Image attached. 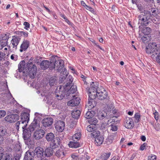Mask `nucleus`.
Instances as JSON below:
<instances>
[{
	"mask_svg": "<svg viewBox=\"0 0 160 160\" xmlns=\"http://www.w3.org/2000/svg\"><path fill=\"white\" fill-rule=\"evenodd\" d=\"M88 122L91 124L95 126L97 124L98 122V120L96 118H91L89 120Z\"/></svg>",
	"mask_w": 160,
	"mask_h": 160,
	"instance_id": "37998d69",
	"label": "nucleus"
},
{
	"mask_svg": "<svg viewBox=\"0 0 160 160\" xmlns=\"http://www.w3.org/2000/svg\"><path fill=\"white\" fill-rule=\"evenodd\" d=\"M30 45V42L27 40H24L21 45L19 51L21 52L26 51L29 47Z\"/></svg>",
	"mask_w": 160,
	"mask_h": 160,
	"instance_id": "2eb2a0df",
	"label": "nucleus"
},
{
	"mask_svg": "<svg viewBox=\"0 0 160 160\" xmlns=\"http://www.w3.org/2000/svg\"><path fill=\"white\" fill-rule=\"evenodd\" d=\"M34 156V153L33 152H31L30 151H28L25 153L24 159V160H33Z\"/></svg>",
	"mask_w": 160,
	"mask_h": 160,
	"instance_id": "b1692460",
	"label": "nucleus"
},
{
	"mask_svg": "<svg viewBox=\"0 0 160 160\" xmlns=\"http://www.w3.org/2000/svg\"><path fill=\"white\" fill-rule=\"evenodd\" d=\"M141 39H142V42H143L145 43V42L147 40V38L145 36H143L142 38Z\"/></svg>",
	"mask_w": 160,
	"mask_h": 160,
	"instance_id": "680f3d73",
	"label": "nucleus"
},
{
	"mask_svg": "<svg viewBox=\"0 0 160 160\" xmlns=\"http://www.w3.org/2000/svg\"><path fill=\"white\" fill-rule=\"evenodd\" d=\"M136 156L135 154L134 153L132 154L131 157L129 160H133L134 158Z\"/></svg>",
	"mask_w": 160,
	"mask_h": 160,
	"instance_id": "338daca9",
	"label": "nucleus"
},
{
	"mask_svg": "<svg viewBox=\"0 0 160 160\" xmlns=\"http://www.w3.org/2000/svg\"><path fill=\"white\" fill-rule=\"evenodd\" d=\"M23 138L24 140H29L28 138L30 137L32 132L28 128H26L23 130Z\"/></svg>",
	"mask_w": 160,
	"mask_h": 160,
	"instance_id": "393cba45",
	"label": "nucleus"
},
{
	"mask_svg": "<svg viewBox=\"0 0 160 160\" xmlns=\"http://www.w3.org/2000/svg\"><path fill=\"white\" fill-rule=\"evenodd\" d=\"M152 15L150 11L144 10L142 12L138 17V24L140 23L141 25L147 26L151 19Z\"/></svg>",
	"mask_w": 160,
	"mask_h": 160,
	"instance_id": "20e7f679",
	"label": "nucleus"
},
{
	"mask_svg": "<svg viewBox=\"0 0 160 160\" xmlns=\"http://www.w3.org/2000/svg\"><path fill=\"white\" fill-rule=\"evenodd\" d=\"M65 20V21L69 25L71 23V22L68 19V18L65 16H63L62 17Z\"/></svg>",
	"mask_w": 160,
	"mask_h": 160,
	"instance_id": "13d9d810",
	"label": "nucleus"
},
{
	"mask_svg": "<svg viewBox=\"0 0 160 160\" xmlns=\"http://www.w3.org/2000/svg\"><path fill=\"white\" fill-rule=\"evenodd\" d=\"M20 39L21 38L15 36L12 37V38L11 41V43L12 45L13 48H17V46L18 45Z\"/></svg>",
	"mask_w": 160,
	"mask_h": 160,
	"instance_id": "4be33fe9",
	"label": "nucleus"
},
{
	"mask_svg": "<svg viewBox=\"0 0 160 160\" xmlns=\"http://www.w3.org/2000/svg\"><path fill=\"white\" fill-rule=\"evenodd\" d=\"M73 96V98L68 102V105L71 106H75L78 105L80 103L79 98Z\"/></svg>",
	"mask_w": 160,
	"mask_h": 160,
	"instance_id": "6ab92c4d",
	"label": "nucleus"
},
{
	"mask_svg": "<svg viewBox=\"0 0 160 160\" xmlns=\"http://www.w3.org/2000/svg\"><path fill=\"white\" fill-rule=\"evenodd\" d=\"M20 154H17L14 157L15 160H20Z\"/></svg>",
	"mask_w": 160,
	"mask_h": 160,
	"instance_id": "4d7b16f0",
	"label": "nucleus"
},
{
	"mask_svg": "<svg viewBox=\"0 0 160 160\" xmlns=\"http://www.w3.org/2000/svg\"><path fill=\"white\" fill-rule=\"evenodd\" d=\"M110 134L107 139V143L109 144L111 143L113 141L116 139L117 137V132H110Z\"/></svg>",
	"mask_w": 160,
	"mask_h": 160,
	"instance_id": "f3484780",
	"label": "nucleus"
},
{
	"mask_svg": "<svg viewBox=\"0 0 160 160\" xmlns=\"http://www.w3.org/2000/svg\"><path fill=\"white\" fill-rule=\"evenodd\" d=\"M43 7L45 8V9L47 10V11L49 12V13H50V10L49 9L46 7L45 6H44L43 4Z\"/></svg>",
	"mask_w": 160,
	"mask_h": 160,
	"instance_id": "774afa93",
	"label": "nucleus"
},
{
	"mask_svg": "<svg viewBox=\"0 0 160 160\" xmlns=\"http://www.w3.org/2000/svg\"><path fill=\"white\" fill-rule=\"evenodd\" d=\"M151 31V29L149 27H146L143 28L142 32L145 35H148Z\"/></svg>",
	"mask_w": 160,
	"mask_h": 160,
	"instance_id": "a19ab883",
	"label": "nucleus"
},
{
	"mask_svg": "<svg viewBox=\"0 0 160 160\" xmlns=\"http://www.w3.org/2000/svg\"><path fill=\"white\" fill-rule=\"evenodd\" d=\"M95 113V112L92 110L87 111L84 117L87 119H90L94 115Z\"/></svg>",
	"mask_w": 160,
	"mask_h": 160,
	"instance_id": "f704fd0d",
	"label": "nucleus"
},
{
	"mask_svg": "<svg viewBox=\"0 0 160 160\" xmlns=\"http://www.w3.org/2000/svg\"><path fill=\"white\" fill-rule=\"evenodd\" d=\"M68 88H66V90L65 92V95H66V96H68L69 95L68 93L73 94L77 90V87L76 85H72L69 89H68Z\"/></svg>",
	"mask_w": 160,
	"mask_h": 160,
	"instance_id": "a878e982",
	"label": "nucleus"
},
{
	"mask_svg": "<svg viewBox=\"0 0 160 160\" xmlns=\"http://www.w3.org/2000/svg\"><path fill=\"white\" fill-rule=\"evenodd\" d=\"M141 140L143 141H145L146 140V138L145 136L142 135L141 136L140 138Z\"/></svg>",
	"mask_w": 160,
	"mask_h": 160,
	"instance_id": "69168bd1",
	"label": "nucleus"
},
{
	"mask_svg": "<svg viewBox=\"0 0 160 160\" xmlns=\"http://www.w3.org/2000/svg\"><path fill=\"white\" fill-rule=\"evenodd\" d=\"M125 126L127 128L130 129L133 127L134 122L132 118H128V120L127 119Z\"/></svg>",
	"mask_w": 160,
	"mask_h": 160,
	"instance_id": "7c9ffc66",
	"label": "nucleus"
},
{
	"mask_svg": "<svg viewBox=\"0 0 160 160\" xmlns=\"http://www.w3.org/2000/svg\"><path fill=\"white\" fill-rule=\"evenodd\" d=\"M53 149L51 147L46 148L44 151V155L46 157H49L53 155Z\"/></svg>",
	"mask_w": 160,
	"mask_h": 160,
	"instance_id": "bb28decb",
	"label": "nucleus"
},
{
	"mask_svg": "<svg viewBox=\"0 0 160 160\" xmlns=\"http://www.w3.org/2000/svg\"><path fill=\"white\" fill-rule=\"evenodd\" d=\"M25 61H22L20 62L18 65V70L19 72H22L24 73L26 72L28 73V76L31 79L34 78L36 76L37 68L35 64H33L32 62H28L25 69L24 68Z\"/></svg>",
	"mask_w": 160,
	"mask_h": 160,
	"instance_id": "f03ea898",
	"label": "nucleus"
},
{
	"mask_svg": "<svg viewBox=\"0 0 160 160\" xmlns=\"http://www.w3.org/2000/svg\"><path fill=\"white\" fill-rule=\"evenodd\" d=\"M6 38V39H5V41H3L1 40L0 41V50L2 49L3 47L7 45V43L6 42L7 41L8 39L7 38Z\"/></svg>",
	"mask_w": 160,
	"mask_h": 160,
	"instance_id": "c03bdc74",
	"label": "nucleus"
},
{
	"mask_svg": "<svg viewBox=\"0 0 160 160\" xmlns=\"http://www.w3.org/2000/svg\"><path fill=\"white\" fill-rule=\"evenodd\" d=\"M23 25L25 26L24 28L26 30H28V28H30V25L28 22H24Z\"/></svg>",
	"mask_w": 160,
	"mask_h": 160,
	"instance_id": "8fccbe9b",
	"label": "nucleus"
},
{
	"mask_svg": "<svg viewBox=\"0 0 160 160\" xmlns=\"http://www.w3.org/2000/svg\"><path fill=\"white\" fill-rule=\"evenodd\" d=\"M100 89L98 90L96 97L97 96L99 99L101 100L107 98L108 93L106 90L102 87H101Z\"/></svg>",
	"mask_w": 160,
	"mask_h": 160,
	"instance_id": "0eeeda50",
	"label": "nucleus"
},
{
	"mask_svg": "<svg viewBox=\"0 0 160 160\" xmlns=\"http://www.w3.org/2000/svg\"><path fill=\"white\" fill-rule=\"evenodd\" d=\"M85 8H86L87 9L90 11L92 12H94L93 9L91 7L89 6H88L87 5H86V7H85Z\"/></svg>",
	"mask_w": 160,
	"mask_h": 160,
	"instance_id": "864d4df0",
	"label": "nucleus"
},
{
	"mask_svg": "<svg viewBox=\"0 0 160 160\" xmlns=\"http://www.w3.org/2000/svg\"><path fill=\"white\" fill-rule=\"evenodd\" d=\"M65 125L64 122L59 121L56 123L55 127L58 131L61 132L64 128Z\"/></svg>",
	"mask_w": 160,
	"mask_h": 160,
	"instance_id": "dca6fc26",
	"label": "nucleus"
},
{
	"mask_svg": "<svg viewBox=\"0 0 160 160\" xmlns=\"http://www.w3.org/2000/svg\"><path fill=\"white\" fill-rule=\"evenodd\" d=\"M5 56L4 54L2 52H0V60H1Z\"/></svg>",
	"mask_w": 160,
	"mask_h": 160,
	"instance_id": "052dcab7",
	"label": "nucleus"
},
{
	"mask_svg": "<svg viewBox=\"0 0 160 160\" xmlns=\"http://www.w3.org/2000/svg\"><path fill=\"white\" fill-rule=\"evenodd\" d=\"M153 114L154 115V118L155 119V120L157 121L158 120V113L156 111V112L153 113Z\"/></svg>",
	"mask_w": 160,
	"mask_h": 160,
	"instance_id": "6e6d98bb",
	"label": "nucleus"
},
{
	"mask_svg": "<svg viewBox=\"0 0 160 160\" xmlns=\"http://www.w3.org/2000/svg\"><path fill=\"white\" fill-rule=\"evenodd\" d=\"M156 45L155 44L150 43L146 48V52L149 54H152L151 57L153 58L156 56L155 55L158 54V51L156 49Z\"/></svg>",
	"mask_w": 160,
	"mask_h": 160,
	"instance_id": "423d86ee",
	"label": "nucleus"
},
{
	"mask_svg": "<svg viewBox=\"0 0 160 160\" xmlns=\"http://www.w3.org/2000/svg\"><path fill=\"white\" fill-rule=\"evenodd\" d=\"M21 119L25 122H28L29 119V114L28 113L24 112L22 113Z\"/></svg>",
	"mask_w": 160,
	"mask_h": 160,
	"instance_id": "cd10ccee",
	"label": "nucleus"
},
{
	"mask_svg": "<svg viewBox=\"0 0 160 160\" xmlns=\"http://www.w3.org/2000/svg\"><path fill=\"white\" fill-rule=\"evenodd\" d=\"M134 118L136 119V120L135 121V122L136 123H138L139 121V119L140 118V115L139 113H137L135 114Z\"/></svg>",
	"mask_w": 160,
	"mask_h": 160,
	"instance_id": "a18cd8bd",
	"label": "nucleus"
},
{
	"mask_svg": "<svg viewBox=\"0 0 160 160\" xmlns=\"http://www.w3.org/2000/svg\"><path fill=\"white\" fill-rule=\"evenodd\" d=\"M70 147L74 148H77L80 147V143L76 141L70 142L68 144Z\"/></svg>",
	"mask_w": 160,
	"mask_h": 160,
	"instance_id": "2f4dec72",
	"label": "nucleus"
},
{
	"mask_svg": "<svg viewBox=\"0 0 160 160\" xmlns=\"http://www.w3.org/2000/svg\"><path fill=\"white\" fill-rule=\"evenodd\" d=\"M80 111L74 109L73 110L72 113V117L73 118L78 119L80 115Z\"/></svg>",
	"mask_w": 160,
	"mask_h": 160,
	"instance_id": "473e14b6",
	"label": "nucleus"
},
{
	"mask_svg": "<svg viewBox=\"0 0 160 160\" xmlns=\"http://www.w3.org/2000/svg\"><path fill=\"white\" fill-rule=\"evenodd\" d=\"M155 55L156 61L160 65V53H159L158 55L157 54Z\"/></svg>",
	"mask_w": 160,
	"mask_h": 160,
	"instance_id": "de8ad7c7",
	"label": "nucleus"
},
{
	"mask_svg": "<svg viewBox=\"0 0 160 160\" xmlns=\"http://www.w3.org/2000/svg\"><path fill=\"white\" fill-rule=\"evenodd\" d=\"M28 139L29 140H25V143L27 145H29V144H30V140L29 138H28Z\"/></svg>",
	"mask_w": 160,
	"mask_h": 160,
	"instance_id": "0e129e2a",
	"label": "nucleus"
},
{
	"mask_svg": "<svg viewBox=\"0 0 160 160\" xmlns=\"http://www.w3.org/2000/svg\"><path fill=\"white\" fill-rule=\"evenodd\" d=\"M60 144V139L58 138H55L50 144V146L53 149L58 148Z\"/></svg>",
	"mask_w": 160,
	"mask_h": 160,
	"instance_id": "aec40b11",
	"label": "nucleus"
},
{
	"mask_svg": "<svg viewBox=\"0 0 160 160\" xmlns=\"http://www.w3.org/2000/svg\"><path fill=\"white\" fill-rule=\"evenodd\" d=\"M45 132L42 129L36 130L34 132L33 137L35 139L39 140L43 137Z\"/></svg>",
	"mask_w": 160,
	"mask_h": 160,
	"instance_id": "6e6552de",
	"label": "nucleus"
},
{
	"mask_svg": "<svg viewBox=\"0 0 160 160\" xmlns=\"http://www.w3.org/2000/svg\"><path fill=\"white\" fill-rule=\"evenodd\" d=\"M81 133L80 132H78L75 134L72 137L73 141H77L79 140L81 138Z\"/></svg>",
	"mask_w": 160,
	"mask_h": 160,
	"instance_id": "4c0bfd02",
	"label": "nucleus"
},
{
	"mask_svg": "<svg viewBox=\"0 0 160 160\" xmlns=\"http://www.w3.org/2000/svg\"><path fill=\"white\" fill-rule=\"evenodd\" d=\"M6 112L4 110H0V118L4 117L6 115Z\"/></svg>",
	"mask_w": 160,
	"mask_h": 160,
	"instance_id": "603ef678",
	"label": "nucleus"
},
{
	"mask_svg": "<svg viewBox=\"0 0 160 160\" xmlns=\"http://www.w3.org/2000/svg\"><path fill=\"white\" fill-rule=\"evenodd\" d=\"M157 157L154 155H151L148 157V160H156Z\"/></svg>",
	"mask_w": 160,
	"mask_h": 160,
	"instance_id": "09e8293b",
	"label": "nucleus"
},
{
	"mask_svg": "<svg viewBox=\"0 0 160 160\" xmlns=\"http://www.w3.org/2000/svg\"><path fill=\"white\" fill-rule=\"evenodd\" d=\"M104 138L103 137L100 135L96 138L95 140L96 144L97 146H100L101 145L103 142Z\"/></svg>",
	"mask_w": 160,
	"mask_h": 160,
	"instance_id": "c85d7f7f",
	"label": "nucleus"
},
{
	"mask_svg": "<svg viewBox=\"0 0 160 160\" xmlns=\"http://www.w3.org/2000/svg\"><path fill=\"white\" fill-rule=\"evenodd\" d=\"M39 128V125L38 122L37 120L34 119L29 126V127L28 128L32 132L36 129L38 128Z\"/></svg>",
	"mask_w": 160,
	"mask_h": 160,
	"instance_id": "a211bd4d",
	"label": "nucleus"
},
{
	"mask_svg": "<svg viewBox=\"0 0 160 160\" xmlns=\"http://www.w3.org/2000/svg\"><path fill=\"white\" fill-rule=\"evenodd\" d=\"M119 158L118 156H114L112 157L110 160H119Z\"/></svg>",
	"mask_w": 160,
	"mask_h": 160,
	"instance_id": "e2e57ef3",
	"label": "nucleus"
},
{
	"mask_svg": "<svg viewBox=\"0 0 160 160\" xmlns=\"http://www.w3.org/2000/svg\"><path fill=\"white\" fill-rule=\"evenodd\" d=\"M18 56L15 54H12L11 56V59L14 61H16L17 59Z\"/></svg>",
	"mask_w": 160,
	"mask_h": 160,
	"instance_id": "5fc2aeb1",
	"label": "nucleus"
},
{
	"mask_svg": "<svg viewBox=\"0 0 160 160\" xmlns=\"http://www.w3.org/2000/svg\"><path fill=\"white\" fill-rule=\"evenodd\" d=\"M46 138L48 142L52 141L54 138V134L52 132L48 133L46 136Z\"/></svg>",
	"mask_w": 160,
	"mask_h": 160,
	"instance_id": "c9c22d12",
	"label": "nucleus"
},
{
	"mask_svg": "<svg viewBox=\"0 0 160 160\" xmlns=\"http://www.w3.org/2000/svg\"><path fill=\"white\" fill-rule=\"evenodd\" d=\"M21 35H23L24 37H27L28 36V33L24 31H21Z\"/></svg>",
	"mask_w": 160,
	"mask_h": 160,
	"instance_id": "bf43d9fd",
	"label": "nucleus"
},
{
	"mask_svg": "<svg viewBox=\"0 0 160 160\" xmlns=\"http://www.w3.org/2000/svg\"><path fill=\"white\" fill-rule=\"evenodd\" d=\"M98 84L96 82H92L91 87L88 89V93L89 98L88 102V108L91 110L94 108L96 105V102L94 99L96 98L97 92L99 89H101V86L98 87Z\"/></svg>",
	"mask_w": 160,
	"mask_h": 160,
	"instance_id": "f257e3e1",
	"label": "nucleus"
},
{
	"mask_svg": "<svg viewBox=\"0 0 160 160\" xmlns=\"http://www.w3.org/2000/svg\"><path fill=\"white\" fill-rule=\"evenodd\" d=\"M42 122L43 126L45 127H48L52 124L53 119L51 117L45 118L42 120Z\"/></svg>",
	"mask_w": 160,
	"mask_h": 160,
	"instance_id": "f8f14e48",
	"label": "nucleus"
},
{
	"mask_svg": "<svg viewBox=\"0 0 160 160\" xmlns=\"http://www.w3.org/2000/svg\"><path fill=\"white\" fill-rule=\"evenodd\" d=\"M147 144L146 143H143L140 147V149L142 151L147 146Z\"/></svg>",
	"mask_w": 160,
	"mask_h": 160,
	"instance_id": "3c124183",
	"label": "nucleus"
},
{
	"mask_svg": "<svg viewBox=\"0 0 160 160\" xmlns=\"http://www.w3.org/2000/svg\"><path fill=\"white\" fill-rule=\"evenodd\" d=\"M111 155V153L110 152L107 153L105 152H102L100 156V159L103 160H107Z\"/></svg>",
	"mask_w": 160,
	"mask_h": 160,
	"instance_id": "72a5a7b5",
	"label": "nucleus"
},
{
	"mask_svg": "<svg viewBox=\"0 0 160 160\" xmlns=\"http://www.w3.org/2000/svg\"><path fill=\"white\" fill-rule=\"evenodd\" d=\"M66 152L61 147L57 150L55 152V155L57 157L60 158H62L65 157Z\"/></svg>",
	"mask_w": 160,
	"mask_h": 160,
	"instance_id": "4468645a",
	"label": "nucleus"
},
{
	"mask_svg": "<svg viewBox=\"0 0 160 160\" xmlns=\"http://www.w3.org/2000/svg\"><path fill=\"white\" fill-rule=\"evenodd\" d=\"M52 65L51 66V69L53 68L56 69L58 71H60L64 67V61L60 59L56 60L55 58H52Z\"/></svg>",
	"mask_w": 160,
	"mask_h": 160,
	"instance_id": "39448f33",
	"label": "nucleus"
},
{
	"mask_svg": "<svg viewBox=\"0 0 160 160\" xmlns=\"http://www.w3.org/2000/svg\"><path fill=\"white\" fill-rule=\"evenodd\" d=\"M4 149L0 153V160H12V156L9 153L4 152Z\"/></svg>",
	"mask_w": 160,
	"mask_h": 160,
	"instance_id": "9b49d317",
	"label": "nucleus"
},
{
	"mask_svg": "<svg viewBox=\"0 0 160 160\" xmlns=\"http://www.w3.org/2000/svg\"><path fill=\"white\" fill-rule=\"evenodd\" d=\"M100 135V133L98 131H96V130L92 132L91 134V137L95 138L97 137H98Z\"/></svg>",
	"mask_w": 160,
	"mask_h": 160,
	"instance_id": "79ce46f5",
	"label": "nucleus"
},
{
	"mask_svg": "<svg viewBox=\"0 0 160 160\" xmlns=\"http://www.w3.org/2000/svg\"><path fill=\"white\" fill-rule=\"evenodd\" d=\"M110 132H117V131L118 129V128L117 126L115 125L112 123L110 126Z\"/></svg>",
	"mask_w": 160,
	"mask_h": 160,
	"instance_id": "58836bf2",
	"label": "nucleus"
},
{
	"mask_svg": "<svg viewBox=\"0 0 160 160\" xmlns=\"http://www.w3.org/2000/svg\"><path fill=\"white\" fill-rule=\"evenodd\" d=\"M87 130L88 132H93L96 130V127L93 125L90 124L87 128Z\"/></svg>",
	"mask_w": 160,
	"mask_h": 160,
	"instance_id": "ea45409f",
	"label": "nucleus"
},
{
	"mask_svg": "<svg viewBox=\"0 0 160 160\" xmlns=\"http://www.w3.org/2000/svg\"><path fill=\"white\" fill-rule=\"evenodd\" d=\"M19 116L17 114L9 115L5 118V120L10 122H15L18 119Z\"/></svg>",
	"mask_w": 160,
	"mask_h": 160,
	"instance_id": "1a4fd4ad",
	"label": "nucleus"
},
{
	"mask_svg": "<svg viewBox=\"0 0 160 160\" xmlns=\"http://www.w3.org/2000/svg\"><path fill=\"white\" fill-rule=\"evenodd\" d=\"M10 135L9 132L7 131L6 128L3 126H0V136L7 138Z\"/></svg>",
	"mask_w": 160,
	"mask_h": 160,
	"instance_id": "412c9836",
	"label": "nucleus"
},
{
	"mask_svg": "<svg viewBox=\"0 0 160 160\" xmlns=\"http://www.w3.org/2000/svg\"><path fill=\"white\" fill-rule=\"evenodd\" d=\"M68 82L64 86L60 85L59 87V89L58 88L56 90L55 95L58 99L60 100L63 98L65 96V92L66 91V88L69 87L70 85L72 84L73 79L71 75H69L67 79Z\"/></svg>",
	"mask_w": 160,
	"mask_h": 160,
	"instance_id": "7ed1b4c3",
	"label": "nucleus"
},
{
	"mask_svg": "<svg viewBox=\"0 0 160 160\" xmlns=\"http://www.w3.org/2000/svg\"><path fill=\"white\" fill-rule=\"evenodd\" d=\"M44 151L42 148L37 147L34 150V156L38 158H41L43 156Z\"/></svg>",
	"mask_w": 160,
	"mask_h": 160,
	"instance_id": "ddd939ff",
	"label": "nucleus"
},
{
	"mask_svg": "<svg viewBox=\"0 0 160 160\" xmlns=\"http://www.w3.org/2000/svg\"><path fill=\"white\" fill-rule=\"evenodd\" d=\"M107 117V113L104 111L99 112L98 115V119L101 120H102L105 118H108Z\"/></svg>",
	"mask_w": 160,
	"mask_h": 160,
	"instance_id": "e433bc0d",
	"label": "nucleus"
},
{
	"mask_svg": "<svg viewBox=\"0 0 160 160\" xmlns=\"http://www.w3.org/2000/svg\"><path fill=\"white\" fill-rule=\"evenodd\" d=\"M58 78L56 77H51L49 81V84L51 87L56 85L57 82Z\"/></svg>",
	"mask_w": 160,
	"mask_h": 160,
	"instance_id": "c756f323",
	"label": "nucleus"
},
{
	"mask_svg": "<svg viewBox=\"0 0 160 160\" xmlns=\"http://www.w3.org/2000/svg\"><path fill=\"white\" fill-rule=\"evenodd\" d=\"M150 11H149L150 12H152V14H151L152 15V17L153 16L154 17H156L157 15V12L156 10L154 9H151Z\"/></svg>",
	"mask_w": 160,
	"mask_h": 160,
	"instance_id": "49530a36",
	"label": "nucleus"
},
{
	"mask_svg": "<svg viewBox=\"0 0 160 160\" xmlns=\"http://www.w3.org/2000/svg\"><path fill=\"white\" fill-rule=\"evenodd\" d=\"M52 65V58L50 60V62L48 61L43 60L40 63V66L42 69L45 70L49 68L50 69L51 67V66Z\"/></svg>",
	"mask_w": 160,
	"mask_h": 160,
	"instance_id": "9d476101",
	"label": "nucleus"
},
{
	"mask_svg": "<svg viewBox=\"0 0 160 160\" xmlns=\"http://www.w3.org/2000/svg\"><path fill=\"white\" fill-rule=\"evenodd\" d=\"M25 122L21 120L19 121H18L16 123V128L18 130L19 128H22L23 130L25 129V128H26V127L27 126V122Z\"/></svg>",
	"mask_w": 160,
	"mask_h": 160,
	"instance_id": "5701e85b",
	"label": "nucleus"
}]
</instances>
